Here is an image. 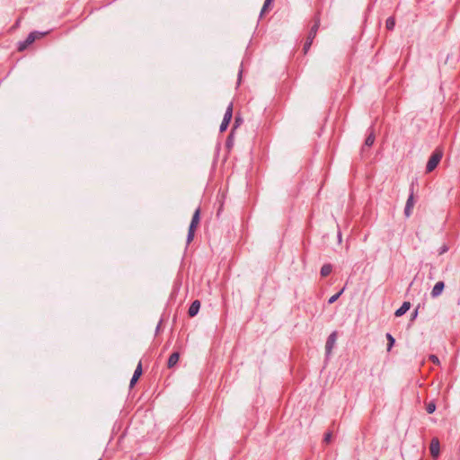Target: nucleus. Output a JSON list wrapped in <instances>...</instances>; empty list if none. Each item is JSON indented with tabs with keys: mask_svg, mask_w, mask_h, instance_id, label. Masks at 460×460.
<instances>
[{
	"mask_svg": "<svg viewBox=\"0 0 460 460\" xmlns=\"http://www.w3.org/2000/svg\"><path fill=\"white\" fill-rule=\"evenodd\" d=\"M448 251V247L447 245H442L438 250V254L441 255Z\"/></svg>",
	"mask_w": 460,
	"mask_h": 460,
	"instance_id": "obj_25",
	"label": "nucleus"
},
{
	"mask_svg": "<svg viewBox=\"0 0 460 460\" xmlns=\"http://www.w3.org/2000/svg\"><path fill=\"white\" fill-rule=\"evenodd\" d=\"M336 340H337V332H332L327 341H326V344H325V350H326V354H330L334 347V344L336 342Z\"/></svg>",
	"mask_w": 460,
	"mask_h": 460,
	"instance_id": "obj_3",
	"label": "nucleus"
},
{
	"mask_svg": "<svg viewBox=\"0 0 460 460\" xmlns=\"http://www.w3.org/2000/svg\"><path fill=\"white\" fill-rule=\"evenodd\" d=\"M28 46H29V44H27L25 40L21 41V42H19L18 49H19L20 51H22V50H24Z\"/></svg>",
	"mask_w": 460,
	"mask_h": 460,
	"instance_id": "obj_23",
	"label": "nucleus"
},
{
	"mask_svg": "<svg viewBox=\"0 0 460 460\" xmlns=\"http://www.w3.org/2000/svg\"><path fill=\"white\" fill-rule=\"evenodd\" d=\"M199 219H200V208H198L192 216V218H191V221H190V224L189 226V231H188V234H187V243H190L193 240L195 230L199 223Z\"/></svg>",
	"mask_w": 460,
	"mask_h": 460,
	"instance_id": "obj_2",
	"label": "nucleus"
},
{
	"mask_svg": "<svg viewBox=\"0 0 460 460\" xmlns=\"http://www.w3.org/2000/svg\"><path fill=\"white\" fill-rule=\"evenodd\" d=\"M45 33H42V32H39V31H32L31 32L25 41L27 44L31 45V43H33L35 41L36 39H38L40 36H43Z\"/></svg>",
	"mask_w": 460,
	"mask_h": 460,
	"instance_id": "obj_12",
	"label": "nucleus"
},
{
	"mask_svg": "<svg viewBox=\"0 0 460 460\" xmlns=\"http://www.w3.org/2000/svg\"><path fill=\"white\" fill-rule=\"evenodd\" d=\"M332 439V433L328 432L324 435L323 441L325 443H330Z\"/></svg>",
	"mask_w": 460,
	"mask_h": 460,
	"instance_id": "obj_27",
	"label": "nucleus"
},
{
	"mask_svg": "<svg viewBox=\"0 0 460 460\" xmlns=\"http://www.w3.org/2000/svg\"><path fill=\"white\" fill-rule=\"evenodd\" d=\"M411 303L410 302H403L402 305L395 311L394 314L395 316L399 317L406 314V312L410 309Z\"/></svg>",
	"mask_w": 460,
	"mask_h": 460,
	"instance_id": "obj_10",
	"label": "nucleus"
},
{
	"mask_svg": "<svg viewBox=\"0 0 460 460\" xmlns=\"http://www.w3.org/2000/svg\"><path fill=\"white\" fill-rule=\"evenodd\" d=\"M313 41H314V40H312V39H309V38L306 39V40L304 44V47H303V50H304L305 54H306L308 52V50L310 49Z\"/></svg>",
	"mask_w": 460,
	"mask_h": 460,
	"instance_id": "obj_19",
	"label": "nucleus"
},
{
	"mask_svg": "<svg viewBox=\"0 0 460 460\" xmlns=\"http://www.w3.org/2000/svg\"><path fill=\"white\" fill-rule=\"evenodd\" d=\"M101 460V459H100Z\"/></svg>",
	"mask_w": 460,
	"mask_h": 460,
	"instance_id": "obj_32",
	"label": "nucleus"
},
{
	"mask_svg": "<svg viewBox=\"0 0 460 460\" xmlns=\"http://www.w3.org/2000/svg\"><path fill=\"white\" fill-rule=\"evenodd\" d=\"M338 239L340 242L341 241V232L338 233Z\"/></svg>",
	"mask_w": 460,
	"mask_h": 460,
	"instance_id": "obj_30",
	"label": "nucleus"
},
{
	"mask_svg": "<svg viewBox=\"0 0 460 460\" xmlns=\"http://www.w3.org/2000/svg\"><path fill=\"white\" fill-rule=\"evenodd\" d=\"M395 26V20L394 17H388L385 22V27L387 30L392 31Z\"/></svg>",
	"mask_w": 460,
	"mask_h": 460,
	"instance_id": "obj_17",
	"label": "nucleus"
},
{
	"mask_svg": "<svg viewBox=\"0 0 460 460\" xmlns=\"http://www.w3.org/2000/svg\"><path fill=\"white\" fill-rule=\"evenodd\" d=\"M319 27H320V19L318 17H315L314 22L310 29L307 38L314 40L316 36Z\"/></svg>",
	"mask_w": 460,
	"mask_h": 460,
	"instance_id": "obj_6",
	"label": "nucleus"
},
{
	"mask_svg": "<svg viewBox=\"0 0 460 460\" xmlns=\"http://www.w3.org/2000/svg\"><path fill=\"white\" fill-rule=\"evenodd\" d=\"M387 341H388V344H387V351H391L393 346L394 345L395 343V339L393 337V335L391 333H386L385 335Z\"/></svg>",
	"mask_w": 460,
	"mask_h": 460,
	"instance_id": "obj_16",
	"label": "nucleus"
},
{
	"mask_svg": "<svg viewBox=\"0 0 460 460\" xmlns=\"http://www.w3.org/2000/svg\"><path fill=\"white\" fill-rule=\"evenodd\" d=\"M412 213V208L406 207L404 208V215L406 217H410Z\"/></svg>",
	"mask_w": 460,
	"mask_h": 460,
	"instance_id": "obj_24",
	"label": "nucleus"
},
{
	"mask_svg": "<svg viewBox=\"0 0 460 460\" xmlns=\"http://www.w3.org/2000/svg\"><path fill=\"white\" fill-rule=\"evenodd\" d=\"M242 69L239 71V79L241 78V75H242Z\"/></svg>",
	"mask_w": 460,
	"mask_h": 460,
	"instance_id": "obj_31",
	"label": "nucleus"
},
{
	"mask_svg": "<svg viewBox=\"0 0 460 460\" xmlns=\"http://www.w3.org/2000/svg\"><path fill=\"white\" fill-rule=\"evenodd\" d=\"M229 123L230 122H228L226 119H223L219 127L220 132L226 131L228 128Z\"/></svg>",
	"mask_w": 460,
	"mask_h": 460,
	"instance_id": "obj_21",
	"label": "nucleus"
},
{
	"mask_svg": "<svg viewBox=\"0 0 460 460\" xmlns=\"http://www.w3.org/2000/svg\"><path fill=\"white\" fill-rule=\"evenodd\" d=\"M234 123H235V127H237L238 123H240V119L238 118H235Z\"/></svg>",
	"mask_w": 460,
	"mask_h": 460,
	"instance_id": "obj_28",
	"label": "nucleus"
},
{
	"mask_svg": "<svg viewBox=\"0 0 460 460\" xmlns=\"http://www.w3.org/2000/svg\"><path fill=\"white\" fill-rule=\"evenodd\" d=\"M426 411L428 413L431 414L436 411V403L434 402H430L427 404Z\"/></svg>",
	"mask_w": 460,
	"mask_h": 460,
	"instance_id": "obj_20",
	"label": "nucleus"
},
{
	"mask_svg": "<svg viewBox=\"0 0 460 460\" xmlns=\"http://www.w3.org/2000/svg\"><path fill=\"white\" fill-rule=\"evenodd\" d=\"M414 203V182H411L410 186V195L407 199L405 206L413 208Z\"/></svg>",
	"mask_w": 460,
	"mask_h": 460,
	"instance_id": "obj_9",
	"label": "nucleus"
},
{
	"mask_svg": "<svg viewBox=\"0 0 460 460\" xmlns=\"http://www.w3.org/2000/svg\"><path fill=\"white\" fill-rule=\"evenodd\" d=\"M273 0H265L262 9L261 11V16L266 12L269 5L272 3Z\"/></svg>",
	"mask_w": 460,
	"mask_h": 460,
	"instance_id": "obj_22",
	"label": "nucleus"
},
{
	"mask_svg": "<svg viewBox=\"0 0 460 460\" xmlns=\"http://www.w3.org/2000/svg\"><path fill=\"white\" fill-rule=\"evenodd\" d=\"M200 308V302L199 300H195L191 303V305L189 307L188 314L190 317L195 316Z\"/></svg>",
	"mask_w": 460,
	"mask_h": 460,
	"instance_id": "obj_7",
	"label": "nucleus"
},
{
	"mask_svg": "<svg viewBox=\"0 0 460 460\" xmlns=\"http://www.w3.org/2000/svg\"><path fill=\"white\" fill-rule=\"evenodd\" d=\"M443 157V150L440 147H437L432 155H430L427 165H426V172H431L436 169L439 162L441 161Z\"/></svg>",
	"mask_w": 460,
	"mask_h": 460,
	"instance_id": "obj_1",
	"label": "nucleus"
},
{
	"mask_svg": "<svg viewBox=\"0 0 460 460\" xmlns=\"http://www.w3.org/2000/svg\"><path fill=\"white\" fill-rule=\"evenodd\" d=\"M444 288H445V284L443 281L437 282L431 290V293H430L431 296L438 297V296H440L444 290Z\"/></svg>",
	"mask_w": 460,
	"mask_h": 460,
	"instance_id": "obj_5",
	"label": "nucleus"
},
{
	"mask_svg": "<svg viewBox=\"0 0 460 460\" xmlns=\"http://www.w3.org/2000/svg\"><path fill=\"white\" fill-rule=\"evenodd\" d=\"M418 314V310L416 309L414 313L412 314V317L415 318Z\"/></svg>",
	"mask_w": 460,
	"mask_h": 460,
	"instance_id": "obj_29",
	"label": "nucleus"
},
{
	"mask_svg": "<svg viewBox=\"0 0 460 460\" xmlns=\"http://www.w3.org/2000/svg\"><path fill=\"white\" fill-rule=\"evenodd\" d=\"M375 142V134L373 130L369 133L365 140V146L370 147Z\"/></svg>",
	"mask_w": 460,
	"mask_h": 460,
	"instance_id": "obj_15",
	"label": "nucleus"
},
{
	"mask_svg": "<svg viewBox=\"0 0 460 460\" xmlns=\"http://www.w3.org/2000/svg\"><path fill=\"white\" fill-rule=\"evenodd\" d=\"M142 372H143L142 364H141V362H139L134 371L133 376L131 377V380H130L131 386H133L135 385V383L138 380V378L142 375Z\"/></svg>",
	"mask_w": 460,
	"mask_h": 460,
	"instance_id": "obj_8",
	"label": "nucleus"
},
{
	"mask_svg": "<svg viewBox=\"0 0 460 460\" xmlns=\"http://www.w3.org/2000/svg\"><path fill=\"white\" fill-rule=\"evenodd\" d=\"M439 441L438 438H433L430 442L429 451L432 457L436 458L439 455Z\"/></svg>",
	"mask_w": 460,
	"mask_h": 460,
	"instance_id": "obj_4",
	"label": "nucleus"
},
{
	"mask_svg": "<svg viewBox=\"0 0 460 460\" xmlns=\"http://www.w3.org/2000/svg\"><path fill=\"white\" fill-rule=\"evenodd\" d=\"M344 292V288L340 290L338 293L334 294L333 296H332L329 300H328V303L329 304H333L341 296V294Z\"/></svg>",
	"mask_w": 460,
	"mask_h": 460,
	"instance_id": "obj_18",
	"label": "nucleus"
},
{
	"mask_svg": "<svg viewBox=\"0 0 460 460\" xmlns=\"http://www.w3.org/2000/svg\"><path fill=\"white\" fill-rule=\"evenodd\" d=\"M429 359H430L434 364H437V365H438V364H439V359H438V358L436 355H430V356H429Z\"/></svg>",
	"mask_w": 460,
	"mask_h": 460,
	"instance_id": "obj_26",
	"label": "nucleus"
},
{
	"mask_svg": "<svg viewBox=\"0 0 460 460\" xmlns=\"http://www.w3.org/2000/svg\"><path fill=\"white\" fill-rule=\"evenodd\" d=\"M233 117V103H229L227 106L223 119H226L228 122L231 121Z\"/></svg>",
	"mask_w": 460,
	"mask_h": 460,
	"instance_id": "obj_13",
	"label": "nucleus"
},
{
	"mask_svg": "<svg viewBox=\"0 0 460 460\" xmlns=\"http://www.w3.org/2000/svg\"><path fill=\"white\" fill-rule=\"evenodd\" d=\"M180 354L173 352L168 358L167 366L169 368L173 367L179 361Z\"/></svg>",
	"mask_w": 460,
	"mask_h": 460,
	"instance_id": "obj_11",
	"label": "nucleus"
},
{
	"mask_svg": "<svg viewBox=\"0 0 460 460\" xmlns=\"http://www.w3.org/2000/svg\"><path fill=\"white\" fill-rule=\"evenodd\" d=\"M332 267L331 264H324L321 268V276L326 277L332 272Z\"/></svg>",
	"mask_w": 460,
	"mask_h": 460,
	"instance_id": "obj_14",
	"label": "nucleus"
}]
</instances>
